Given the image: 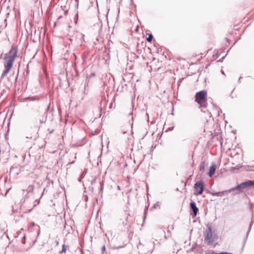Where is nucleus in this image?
Masks as SVG:
<instances>
[{
  "instance_id": "1",
  "label": "nucleus",
  "mask_w": 254,
  "mask_h": 254,
  "mask_svg": "<svg viewBox=\"0 0 254 254\" xmlns=\"http://www.w3.org/2000/svg\"><path fill=\"white\" fill-rule=\"evenodd\" d=\"M18 47L15 44H12L9 52L4 54L3 58L4 67L12 68L14 62L18 54Z\"/></svg>"
},
{
  "instance_id": "2",
  "label": "nucleus",
  "mask_w": 254,
  "mask_h": 254,
  "mask_svg": "<svg viewBox=\"0 0 254 254\" xmlns=\"http://www.w3.org/2000/svg\"><path fill=\"white\" fill-rule=\"evenodd\" d=\"M206 97V90H201L196 93L195 100L199 105L200 108H205L207 107Z\"/></svg>"
},
{
  "instance_id": "3",
  "label": "nucleus",
  "mask_w": 254,
  "mask_h": 254,
  "mask_svg": "<svg viewBox=\"0 0 254 254\" xmlns=\"http://www.w3.org/2000/svg\"><path fill=\"white\" fill-rule=\"evenodd\" d=\"M254 186V180H249L245 182H243L240 184L237 185L235 187L231 188L229 190V192H231L234 190H237L240 191L242 190L247 189L250 187Z\"/></svg>"
},
{
  "instance_id": "4",
  "label": "nucleus",
  "mask_w": 254,
  "mask_h": 254,
  "mask_svg": "<svg viewBox=\"0 0 254 254\" xmlns=\"http://www.w3.org/2000/svg\"><path fill=\"white\" fill-rule=\"evenodd\" d=\"M204 239L208 245H213L214 238L212 237V228L210 226L208 227L205 230L204 233Z\"/></svg>"
},
{
  "instance_id": "5",
  "label": "nucleus",
  "mask_w": 254,
  "mask_h": 254,
  "mask_svg": "<svg viewBox=\"0 0 254 254\" xmlns=\"http://www.w3.org/2000/svg\"><path fill=\"white\" fill-rule=\"evenodd\" d=\"M205 188V184L202 181H199L196 182L194 185V189L195 191L194 194L195 195H201Z\"/></svg>"
},
{
  "instance_id": "6",
  "label": "nucleus",
  "mask_w": 254,
  "mask_h": 254,
  "mask_svg": "<svg viewBox=\"0 0 254 254\" xmlns=\"http://www.w3.org/2000/svg\"><path fill=\"white\" fill-rule=\"evenodd\" d=\"M190 210L192 212L191 214L192 215V217L193 218H194L196 216V215L199 211V209L196 206V203L194 201L191 200L190 202Z\"/></svg>"
},
{
  "instance_id": "7",
  "label": "nucleus",
  "mask_w": 254,
  "mask_h": 254,
  "mask_svg": "<svg viewBox=\"0 0 254 254\" xmlns=\"http://www.w3.org/2000/svg\"><path fill=\"white\" fill-rule=\"evenodd\" d=\"M216 169V164L213 163L212 164L211 166L209 167V171L207 173V175L209 177H211L215 174Z\"/></svg>"
},
{
  "instance_id": "8",
  "label": "nucleus",
  "mask_w": 254,
  "mask_h": 254,
  "mask_svg": "<svg viewBox=\"0 0 254 254\" xmlns=\"http://www.w3.org/2000/svg\"><path fill=\"white\" fill-rule=\"evenodd\" d=\"M253 224V221L252 220V221H251V223L250 224L248 230V231L247 232L246 236V237H245V238L244 239V240H243V247H242V250H241L242 252L243 251V249H244V248L245 247V244H246V241L247 240V238H248V235H249V233L250 232V231L251 230V228H252Z\"/></svg>"
},
{
  "instance_id": "9",
  "label": "nucleus",
  "mask_w": 254,
  "mask_h": 254,
  "mask_svg": "<svg viewBox=\"0 0 254 254\" xmlns=\"http://www.w3.org/2000/svg\"><path fill=\"white\" fill-rule=\"evenodd\" d=\"M174 128V126L173 125H172L170 126V125L168 124V122H166L164 127H163V130H165V132H168L169 131L172 130Z\"/></svg>"
},
{
  "instance_id": "10",
  "label": "nucleus",
  "mask_w": 254,
  "mask_h": 254,
  "mask_svg": "<svg viewBox=\"0 0 254 254\" xmlns=\"http://www.w3.org/2000/svg\"><path fill=\"white\" fill-rule=\"evenodd\" d=\"M229 192V190L222 191L210 192L214 196H222L225 192Z\"/></svg>"
},
{
  "instance_id": "11",
  "label": "nucleus",
  "mask_w": 254,
  "mask_h": 254,
  "mask_svg": "<svg viewBox=\"0 0 254 254\" xmlns=\"http://www.w3.org/2000/svg\"><path fill=\"white\" fill-rule=\"evenodd\" d=\"M174 228V224L168 226V230H167V234L166 233L165 234V238L166 239H167L170 237L169 234L170 233V232L171 230H173Z\"/></svg>"
},
{
  "instance_id": "12",
  "label": "nucleus",
  "mask_w": 254,
  "mask_h": 254,
  "mask_svg": "<svg viewBox=\"0 0 254 254\" xmlns=\"http://www.w3.org/2000/svg\"><path fill=\"white\" fill-rule=\"evenodd\" d=\"M34 186L33 185H30L28 186V188L26 190H23V191H26L28 193H33L34 190Z\"/></svg>"
},
{
  "instance_id": "13",
  "label": "nucleus",
  "mask_w": 254,
  "mask_h": 254,
  "mask_svg": "<svg viewBox=\"0 0 254 254\" xmlns=\"http://www.w3.org/2000/svg\"><path fill=\"white\" fill-rule=\"evenodd\" d=\"M11 68H8L7 67H4V69L2 71V74L0 76V79H2L5 76H6L7 73L10 71Z\"/></svg>"
},
{
  "instance_id": "14",
  "label": "nucleus",
  "mask_w": 254,
  "mask_h": 254,
  "mask_svg": "<svg viewBox=\"0 0 254 254\" xmlns=\"http://www.w3.org/2000/svg\"><path fill=\"white\" fill-rule=\"evenodd\" d=\"M173 169L171 167H167L166 168V173L168 175H170L171 174H173Z\"/></svg>"
},
{
  "instance_id": "15",
  "label": "nucleus",
  "mask_w": 254,
  "mask_h": 254,
  "mask_svg": "<svg viewBox=\"0 0 254 254\" xmlns=\"http://www.w3.org/2000/svg\"><path fill=\"white\" fill-rule=\"evenodd\" d=\"M148 37H146V41L148 42H151L153 38V35L151 33L147 34Z\"/></svg>"
},
{
  "instance_id": "16",
  "label": "nucleus",
  "mask_w": 254,
  "mask_h": 254,
  "mask_svg": "<svg viewBox=\"0 0 254 254\" xmlns=\"http://www.w3.org/2000/svg\"><path fill=\"white\" fill-rule=\"evenodd\" d=\"M126 245H127V243L124 242V244L123 245H116V246H114L112 248L113 249H119L120 248L124 247Z\"/></svg>"
},
{
  "instance_id": "17",
  "label": "nucleus",
  "mask_w": 254,
  "mask_h": 254,
  "mask_svg": "<svg viewBox=\"0 0 254 254\" xmlns=\"http://www.w3.org/2000/svg\"><path fill=\"white\" fill-rule=\"evenodd\" d=\"M147 207L145 206V208L144 210V214L143 217V223L145 222V219L146 218L147 214Z\"/></svg>"
},
{
  "instance_id": "18",
  "label": "nucleus",
  "mask_w": 254,
  "mask_h": 254,
  "mask_svg": "<svg viewBox=\"0 0 254 254\" xmlns=\"http://www.w3.org/2000/svg\"><path fill=\"white\" fill-rule=\"evenodd\" d=\"M158 207L160 208L159 201L157 202L155 204L153 205V206H152L151 207L150 210L152 211L154 209L157 208Z\"/></svg>"
},
{
  "instance_id": "19",
  "label": "nucleus",
  "mask_w": 254,
  "mask_h": 254,
  "mask_svg": "<svg viewBox=\"0 0 254 254\" xmlns=\"http://www.w3.org/2000/svg\"><path fill=\"white\" fill-rule=\"evenodd\" d=\"M205 168V163L204 162H202L199 165V171H202L204 170Z\"/></svg>"
},
{
  "instance_id": "20",
  "label": "nucleus",
  "mask_w": 254,
  "mask_h": 254,
  "mask_svg": "<svg viewBox=\"0 0 254 254\" xmlns=\"http://www.w3.org/2000/svg\"><path fill=\"white\" fill-rule=\"evenodd\" d=\"M101 253H102V254H104L105 253L106 254H107V251H106V248L105 245H103L102 247V248H101Z\"/></svg>"
},
{
  "instance_id": "21",
  "label": "nucleus",
  "mask_w": 254,
  "mask_h": 254,
  "mask_svg": "<svg viewBox=\"0 0 254 254\" xmlns=\"http://www.w3.org/2000/svg\"><path fill=\"white\" fill-rule=\"evenodd\" d=\"M44 194V192L42 193V194H41L40 197L39 198V199H36L35 200V202H36V203L34 204L33 205H34V207H36L38 204H39L40 202V198L42 197V195H43Z\"/></svg>"
},
{
  "instance_id": "22",
  "label": "nucleus",
  "mask_w": 254,
  "mask_h": 254,
  "mask_svg": "<svg viewBox=\"0 0 254 254\" xmlns=\"http://www.w3.org/2000/svg\"><path fill=\"white\" fill-rule=\"evenodd\" d=\"M104 190V183L103 182H100V189L99 191H103Z\"/></svg>"
},
{
  "instance_id": "23",
  "label": "nucleus",
  "mask_w": 254,
  "mask_h": 254,
  "mask_svg": "<svg viewBox=\"0 0 254 254\" xmlns=\"http://www.w3.org/2000/svg\"><path fill=\"white\" fill-rule=\"evenodd\" d=\"M37 225L34 222H32L30 224V226L28 228V230L31 231V229H32L34 227Z\"/></svg>"
},
{
  "instance_id": "24",
  "label": "nucleus",
  "mask_w": 254,
  "mask_h": 254,
  "mask_svg": "<svg viewBox=\"0 0 254 254\" xmlns=\"http://www.w3.org/2000/svg\"><path fill=\"white\" fill-rule=\"evenodd\" d=\"M66 251V246L64 244L63 246H62V251L60 252L61 253H65Z\"/></svg>"
},
{
  "instance_id": "25",
  "label": "nucleus",
  "mask_w": 254,
  "mask_h": 254,
  "mask_svg": "<svg viewBox=\"0 0 254 254\" xmlns=\"http://www.w3.org/2000/svg\"><path fill=\"white\" fill-rule=\"evenodd\" d=\"M21 242L23 244H26V234H24L21 240Z\"/></svg>"
},
{
  "instance_id": "26",
  "label": "nucleus",
  "mask_w": 254,
  "mask_h": 254,
  "mask_svg": "<svg viewBox=\"0 0 254 254\" xmlns=\"http://www.w3.org/2000/svg\"><path fill=\"white\" fill-rule=\"evenodd\" d=\"M171 104H172V111H171V115L172 116H173L174 115V110H175V108H174V103L172 102L171 103Z\"/></svg>"
},
{
  "instance_id": "27",
  "label": "nucleus",
  "mask_w": 254,
  "mask_h": 254,
  "mask_svg": "<svg viewBox=\"0 0 254 254\" xmlns=\"http://www.w3.org/2000/svg\"><path fill=\"white\" fill-rule=\"evenodd\" d=\"M205 254H216V253H215L213 251L207 250V251H205Z\"/></svg>"
},
{
  "instance_id": "28",
  "label": "nucleus",
  "mask_w": 254,
  "mask_h": 254,
  "mask_svg": "<svg viewBox=\"0 0 254 254\" xmlns=\"http://www.w3.org/2000/svg\"><path fill=\"white\" fill-rule=\"evenodd\" d=\"M25 202V199H24L23 198L21 199L20 202V207H21L24 204V203Z\"/></svg>"
},
{
  "instance_id": "29",
  "label": "nucleus",
  "mask_w": 254,
  "mask_h": 254,
  "mask_svg": "<svg viewBox=\"0 0 254 254\" xmlns=\"http://www.w3.org/2000/svg\"><path fill=\"white\" fill-rule=\"evenodd\" d=\"M47 116H46L45 117V119H44L43 118L42 119H40V123L41 124L45 123L46 122V120H47Z\"/></svg>"
},
{
  "instance_id": "30",
  "label": "nucleus",
  "mask_w": 254,
  "mask_h": 254,
  "mask_svg": "<svg viewBox=\"0 0 254 254\" xmlns=\"http://www.w3.org/2000/svg\"><path fill=\"white\" fill-rule=\"evenodd\" d=\"M103 193V191H99L98 197L100 199L102 198Z\"/></svg>"
},
{
  "instance_id": "31",
  "label": "nucleus",
  "mask_w": 254,
  "mask_h": 254,
  "mask_svg": "<svg viewBox=\"0 0 254 254\" xmlns=\"http://www.w3.org/2000/svg\"><path fill=\"white\" fill-rule=\"evenodd\" d=\"M34 207H34V205H33L31 208L26 210L25 213H29L31 212L32 211V210L34 209Z\"/></svg>"
},
{
  "instance_id": "32",
  "label": "nucleus",
  "mask_w": 254,
  "mask_h": 254,
  "mask_svg": "<svg viewBox=\"0 0 254 254\" xmlns=\"http://www.w3.org/2000/svg\"><path fill=\"white\" fill-rule=\"evenodd\" d=\"M184 79V78H182L181 79H180L178 82V88H179L180 86V83L181 82H182V80H183Z\"/></svg>"
},
{
  "instance_id": "33",
  "label": "nucleus",
  "mask_w": 254,
  "mask_h": 254,
  "mask_svg": "<svg viewBox=\"0 0 254 254\" xmlns=\"http://www.w3.org/2000/svg\"><path fill=\"white\" fill-rule=\"evenodd\" d=\"M216 254H233L230 253H228V252H220V253H219Z\"/></svg>"
},
{
  "instance_id": "34",
  "label": "nucleus",
  "mask_w": 254,
  "mask_h": 254,
  "mask_svg": "<svg viewBox=\"0 0 254 254\" xmlns=\"http://www.w3.org/2000/svg\"><path fill=\"white\" fill-rule=\"evenodd\" d=\"M29 197V193H27L24 195V196L23 197L24 199H26Z\"/></svg>"
},
{
  "instance_id": "35",
  "label": "nucleus",
  "mask_w": 254,
  "mask_h": 254,
  "mask_svg": "<svg viewBox=\"0 0 254 254\" xmlns=\"http://www.w3.org/2000/svg\"><path fill=\"white\" fill-rule=\"evenodd\" d=\"M83 197L85 201H87L88 199V197L87 195H84Z\"/></svg>"
},
{
  "instance_id": "36",
  "label": "nucleus",
  "mask_w": 254,
  "mask_h": 254,
  "mask_svg": "<svg viewBox=\"0 0 254 254\" xmlns=\"http://www.w3.org/2000/svg\"><path fill=\"white\" fill-rule=\"evenodd\" d=\"M37 226L38 227V231H37V237H38L40 233V226L39 225H37Z\"/></svg>"
},
{
  "instance_id": "37",
  "label": "nucleus",
  "mask_w": 254,
  "mask_h": 254,
  "mask_svg": "<svg viewBox=\"0 0 254 254\" xmlns=\"http://www.w3.org/2000/svg\"><path fill=\"white\" fill-rule=\"evenodd\" d=\"M18 74H19V71H18V72L17 73V75H16V76H15V77L14 78V82H16L17 81V80Z\"/></svg>"
},
{
  "instance_id": "38",
  "label": "nucleus",
  "mask_w": 254,
  "mask_h": 254,
  "mask_svg": "<svg viewBox=\"0 0 254 254\" xmlns=\"http://www.w3.org/2000/svg\"><path fill=\"white\" fill-rule=\"evenodd\" d=\"M50 106H51V103H49V104L48 105V107H47V108L46 109V110L47 111H49L50 110Z\"/></svg>"
},
{
  "instance_id": "39",
  "label": "nucleus",
  "mask_w": 254,
  "mask_h": 254,
  "mask_svg": "<svg viewBox=\"0 0 254 254\" xmlns=\"http://www.w3.org/2000/svg\"><path fill=\"white\" fill-rule=\"evenodd\" d=\"M96 179L95 178L93 179L92 180L91 182V184L92 185V184H93L94 183H95V182H96Z\"/></svg>"
},
{
  "instance_id": "40",
  "label": "nucleus",
  "mask_w": 254,
  "mask_h": 254,
  "mask_svg": "<svg viewBox=\"0 0 254 254\" xmlns=\"http://www.w3.org/2000/svg\"><path fill=\"white\" fill-rule=\"evenodd\" d=\"M83 178V176H80L79 178H78V181L81 182L82 181V180Z\"/></svg>"
},
{
  "instance_id": "41",
  "label": "nucleus",
  "mask_w": 254,
  "mask_h": 254,
  "mask_svg": "<svg viewBox=\"0 0 254 254\" xmlns=\"http://www.w3.org/2000/svg\"><path fill=\"white\" fill-rule=\"evenodd\" d=\"M196 246H197V245H196V244L193 245L192 246V247H191V250L192 251H193V250L195 249V247H196Z\"/></svg>"
},
{
  "instance_id": "42",
  "label": "nucleus",
  "mask_w": 254,
  "mask_h": 254,
  "mask_svg": "<svg viewBox=\"0 0 254 254\" xmlns=\"http://www.w3.org/2000/svg\"><path fill=\"white\" fill-rule=\"evenodd\" d=\"M95 75H96V74H95V73H94V72H92V73H91V74H90V76H95Z\"/></svg>"
},
{
  "instance_id": "43",
  "label": "nucleus",
  "mask_w": 254,
  "mask_h": 254,
  "mask_svg": "<svg viewBox=\"0 0 254 254\" xmlns=\"http://www.w3.org/2000/svg\"><path fill=\"white\" fill-rule=\"evenodd\" d=\"M76 0V6L77 7L78 6V0Z\"/></svg>"
},
{
  "instance_id": "44",
  "label": "nucleus",
  "mask_w": 254,
  "mask_h": 254,
  "mask_svg": "<svg viewBox=\"0 0 254 254\" xmlns=\"http://www.w3.org/2000/svg\"><path fill=\"white\" fill-rule=\"evenodd\" d=\"M89 189L90 190H91L92 192L93 191V190H94V189H93V187H89Z\"/></svg>"
},
{
  "instance_id": "45",
  "label": "nucleus",
  "mask_w": 254,
  "mask_h": 254,
  "mask_svg": "<svg viewBox=\"0 0 254 254\" xmlns=\"http://www.w3.org/2000/svg\"><path fill=\"white\" fill-rule=\"evenodd\" d=\"M58 111H59V113L60 114L61 112V108L60 107H59L58 108Z\"/></svg>"
},
{
  "instance_id": "46",
  "label": "nucleus",
  "mask_w": 254,
  "mask_h": 254,
  "mask_svg": "<svg viewBox=\"0 0 254 254\" xmlns=\"http://www.w3.org/2000/svg\"><path fill=\"white\" fill-rule=\"evenodd\" d=\"M147 133H148V131H146V133L144 134V135L142 136L141 139H143L146 136V135L147 134Z\"/></svg>"
},
{
  "instance_id": "47",
  "label": "nucleus",
  "mask_w": 254,
  "mask_h": 254,
  "mask_svg": "<svg viewBox=\"0 0 254 254\" xmlns=\"http://www.w3.org/2000/svg\"><path fill=\"white\" fill-rule=\"evenodd\" d=\"M10 189H7L6 190V192H5V195L8 193V192L9 191V190Z\"/></svg>"
},
{
  "instance_id": "48",
  "label": "nucleus",
  "mask_w": 254,
  "mask_h": 254,
  "mask_svg": "<svg viewBox=\"0 0 254 254\" xmlns=\"http://www.w3.org/2000/svg\"><path fill=\"white\" fill-rule=\"evenodd\" d=\"M56 245H57V246H58V245H59V242L58 241H57L56 242Z\"/></svg>"
},
{
  "instance_id": "49",
  "label": "nucleus",
  "mask_w": 254,
  "mask_h": 254,
  "mask_svg": "<svg viewBox=\"0 0 254 254\" xmlns=\"http://www.w3.org/2000/svg\"><path fill=\"white\" fill-rule=\"evenodd\" d=\"M54 131V129H52L50 131L49 133H52Z\"/></svg>"
},
{
  "instance_id": "50",
  "label": "nucleus",
  "mask_w": 254,
  "mask_h": 254,
  "mask_svg": "<svg viewBox=\"0 0 254 254\" xmlns=\"http://www.w3.org/2000/svg\"><path fill=\"white\" fill-rule=\"evenodd\" d=\"M12 211H13V212L14 213L15 211H16V210H14V208H13V206H12Z\"/></svg>"
},
{
  "instance_id": "51",
  "label": "nucleus",
  "mask_w": 254,
  "mask_h": 254,
  "mask_svg": "<svg viewBox=\"0 0 254 254\" xmlns=\"http://www.w3.org/2000/svg\"><path fill=\"white\" fill-rule=\"evenodd\" d=\"M50 112H53L54 111V108H52L51 110L49 111Z\"/></svg>"
},
{
  "instance_id": "52",
  "label": "nucleus",
  "mask_w": 254,
  "mask_h": 254,
  "mask_svg": "<svg viewBox=\"0 0 254 254\" xmlns=\"http://www.w3.org/2000/svg\"><path fill=\"white\" fill-rule=\"evenodd\" d=\"M235 168H236L237 169H239V166H237Z\"/></svg>"
},
{
  "instance_id": "53",
  "label": "nucleus",
  "mask_w": 254,
  "mask_h": 254,
  "mask_svg": "<svg viewBox=\"0 0 254 254\" xmlns=\"http://www.w3.org/2000/svg\"><path fill=\"white\" fill-rule=\"evenodd\" d=\"M75 17H76V18H77V19H78V13H76V16H75Z\"/></svg>"
},
{
  "instance_id": "54",
  "label": "nucleus",
  "mask_w": 254,
  "mask_h": 254,
  "mask_svg": "<svg viewBox=\"0 0 254 254\" xmlns=\"http://www.w3.org/2000/svg\"><path fill=\"white\" fill-rule=\"evenodd\" d=\"M221 73H222V74H225L224 72V71H223V70H221Z\"/></svg>"
},
{
  "instance_id": "55",
  "label": "nucleus",
  "mask_w": 254,
  "mask_h": 254,
  "mask_svg": "<svg viewBox=\"0 0 254 254\" xmlns=\"http://www.w3.org/2000/svg\"><path fill=\"white\" fill-rule=\"evenodd\" d=\"M122 133H123V134H125V133H127V131H123L122 132Z\"/></svg>"
},
{
  "instance_id": "56",
  "label": "nucleus",
  "mask_w": 254,
  "mask_h": 254,
  "mask_svg": "<svg viewBox=\"0 0 254 254\" xmlns=\"http://www.w3.org/2000/svg\"><path fill=\"white\" fill-rule=\"evenodd\" d=\"M241 78H242V77H241V76H240V77H239V80H238V81H240V80H241Z\"/></svg>"
},
{
  "instance_id": "57",
  "label": "nucleus",
  "mask_w": 254,
  "mask_h": 254,
  "mask_svg": "<svg viewBox=\"0 0 254 254\" xmlns=\"http://www.w3.org/2000/svg\"><path fill=\"white\" fill-rule=\"evenodd\" d=\"M173 97L175 98V91L173 92Z\"/></svg>"
},
{
  "instance_id": "58",
  "label": "nucleus",
  "mask_w": 254,
  "mask_h": 254,
  "mask_svg": "<svg viewBox=\"0 0 254 254\" xmlns=\"http://www.w3.org/2000/svg\"><path fill=\"white\" fill-rule=\"evenodd\" d=\"M101 156H102V153L100 154V155L99 156L98 158H100Z\"/></svg>"
},
{
  "instance_id": "59",
  "label": "nucleus",
  "mask_w": 254,
  "mask_h": 254,
  "mask_svg": "<svg viewBox=\"0 0 254 254\" xmlns=\"http://www.w3.org/2000/svg\"><path fill=\"white\" fill-rule=\"evenodd\" d=\"M27 137V138H32V136H30V137Z\"/></svg>"
},
{
  "instance_id": "60",
  "label": "nucleus",
  "mask_w": 254,
  "mask_h": 254,
  "mask_svg": "<svg viewBox=\"0 0 254 254\" xmlns=\"http://www.w3.org/2000/svg\"><path fill=\"white\" fill-rule=\"evenodd\" d=\"M75 23H77V20H75Z\"/></svg>"
},
{
  "instance_id": "61",
  "label": "nucleus",
  "mask_w": 254,
  "mask_h": 254,
  "mask_svg": "<svg viewBox=\"0 0 254 254\" xmlns=\"http://www.w3.org/2000/svg\"><path fill=\"white\" fill-rule=\"evenodd\" d=\"M11 115H12V114L10 115V118H9V120H10V118H11Z\"/></svg>"
},
{
  "instance_id": "62",
  "label": "nucleus",
  "mask_w": 254,
  "mask_h": 254,
  "mask_svg": "<svg viewBox=\"0 0 254 254\" xmlns=\"http://www.w3.org/2000/svg\"><path fill=\"white\" fill-rule=\"evenodd\" d=\"M118 189H119V190L120 189V186H118Z\"/></svg>"
},
{
  "instance_id": "63",
  "label": "nucleus",
  "mask_w": 254,
  "mask_h": 254,
  "mask_svg": "<svg viewBox=\"0 0 254 254\" xmlns=\"http://www.w3.org/2000/svg\"><path fill=\"white\" fill-rule=\"evenodd\" d=\"M107 55H108V56H110V54H109V53H108L107 54Z\"/></svg>"
},
{
  "instance_id": "64",
  "label": "nucleus",
  "mask_w": 254,
  "mask_h": 254,
  "mask_svg": "<svg viewBox=\"0 0 254 254\" xmlns=\"http://www.w3.org/2000/svg\"><path fill=\"white\" fill-rule=\"evenodd\" d=\"M121 87H122V89H123V85H122ZM122 90H123V89H122Z\"/></svg>"
}]
</instances>
